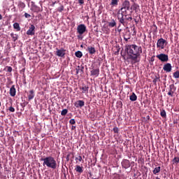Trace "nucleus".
Returning a JSON list of instances; mask_svg holds the SVG:
<instances>
[{"label": "nucleus", "instance_id": "f257e3e1", "mask_svg": "<svg viewBox=\"0 0 179 179\" xmlns=\"http://www.w3.org/2000/svg\"><path fill=\"white\" fill-rule=\"evenodd\" d=\"M125 51L129 55V59H131L134 64L139 62L138 57L142 54V47L136 45H126Z\"/></svg>", "mask_w": 179, "mask_h": 179}, {"label": "nucleus", "instance_id": "f03ea898", "mask_svg": "<svg viewBox=\"0 0 179 179\" xmlns=\"http://www.w3.org/2000/svg\"><path fill=\"white\" fill-rule=\"evenodd\" d=\"M41 162H43V166L44 167H48V169H52V170H55L57 167V161L55 158L51 156L46 157L45 158L41 159Z\"/></svg>", "mask_w": 179, "mask_h": 179}, {"label": "nucleus", "instance_id": "7ed1b4c3", "mask_svg": "<svg viewBox=\"0 0 179 179\" xmlns=\"http://www.w3.org/2000/svg\"><path fill=\"white\" fill-rule=\"evenodd\" d=\"M87 31V28H86V25H85V24H80L77 27V33L79 34V35H78V38L79 40H82L83 38V37L82 36L83 34H85V33H86V31Z\"/></svg>", "mask_w": 179, "mask_h": 179}, {"label": "nucleus", "instance_id": "20e7f679", "mask_svg": "<svg viewBox=\"0 0 179 179\" xmlns=\"http://www.w3.org/2000/svg\"><path fill=\"white\" fill-rule=\"evenodd\" d=\"M127 9H124L117 12V20H119L120 23L123 26H125V19H124V15H127Z\"/></svg>", "mask_w": 179, "mask_h": 179}, {"label": "nucleus", "instance_id": "39448f33", "mask_svg": "<svg viewBox=\"0 0 179 179\" xmlns=\"http://www.w3.org/2000/svg\"><path fill=\"white\" fill-rule=\"evenodd\" d=\"M167 41L163 38H159L157 42V48H161V50H164V47L166 45Z\"/></svg>", "mask_w": 179, "mask_h": 179}, {"label": "nucleus", "instance_id": "423d86ee", "mask_svg": "<svg viewBox=\"0 0 179 179\" xmlns=\"http://www.w3.org/2000/svg\"><path fill=\"white\" fill-rule=\"evenodd\" d=\"M157 58H158L161 62H167L169 61V55L164 53L157 55Z\"/></svg>", "mask_w": 179, "mask_h": 179}, {"label": "nucleus", "instance_id": "0eeeda50", "mask_svg": "<svg viewBox=\"0 0 179 179\" xmlns=\"http://www.w3.org/2000/svg\"><path fill=\"white\" fill-rule=\"evenodd\" d=\"M36 27L34 24H31L29 28V30L27 31V36H34L36 34Z\"/></svg>", "mask_w": 179, "mask_h": 179}, {"label": "nucleus", "instance_id": "6e6552de", "mask_svg": "<svg viewBox=\"0 0 179 179\" xmlns=\"http://www.w3.org/2000/svg\"><path fill=\"white\" fill-rule=\"evenodd\" d=\"M56 55L57 57H60L61 58H64V57H65V52L66 51L65 49L64 48H61V49H56Z\"/></svg>", "mask_w": 179, "mask_h": 179}, {"label": "nucleus", "instance_id": "1a4fd4ad", "mask_svg": "<svg viewBox=\"0 0 179 179\" xmlns=\"http://www.w3.org/2000/svg\"><path fill=\"white\" fill-rule=\"evenodd\" d=\"M129 6H130L129 1L125 0L122 3V8H120V10L123 11V10H125V9H127V10H129Z\"/></svg>", "mask_w": 179, "mask_h": 179}, {"label": "nucleus", "instance_id": "9d476101", "mask_svg": "<svg viewBox=\"0 0 179 179\" xmlns=\"http://www.w3.org/2000/svg\"><path fill=\"white\" fill-rule=\"evenodd\" d=\"M122 167L123 169H129L131 167V162L128 159H123L122 162Z\"/></svg>", "mask_w": 179, "mask_h": 179}, {"label": "nucleus", "instance_id": "9b49d317", "mask_svg": "<svg viewBox=\"0 0 179 179\" xmlns=\"http://www.w3.org/2000/svg\"><path fill=\"white\" fill-rule=\"evenodd\" d=\"M172 69H173V66H171V64L170 63H166L163 66V70L167 73L171 72Z\"/></svg>", "mask_w": 179, "mask_h": 179}, {"label": "nucleus", "instance_id": "f8f14e48", "mask_svg": "<svg viewBox=\"0 0 179 179\" xmlns=\"http://www.w3.org/2000/svg\"><path fill=\"white\" fill-rule=\"evenodd\" d=\"M90 72L91 76H94L95 78H97V76L100 75V69H93Z\"/></svg>", "mask_w": 179, "mask_h": 179}, {"label": "nucleus", "instance_id": "ddd939ff", "mask_svg": "<svg viewBox=\"0 0 179 179\" xmlns=\"http://www.w3.org/2000/svg\"><path fill=\"white\" fill-rule=\"evenodd\" d=\"M176 92V87L174 85H169V91L168 92V96H171L173 97V94H174V92Z\"/></svg>", "mask_w": 179, "mask_h": 179}, {"label": "nucleus", "instance_id": "4468645a", "mask_svg": "<svg viewBox=\"0 0 179 179\" xmlns=\"http://www.w3.org/2000/svg\"><path fill=\"white\" fill-rule=\"evenodd\" d=\"M80 90H83L82 93L83 94H87L89 93V86L83 85V87H80Z\"/></svg>", "mask_w": 179, "mask_h": 179}, {"label": "nucleus", "instance_id": "2eb2a0df", "mask_svg": "<svg viewBox=\"0 0 179 179\" xmlns=\"http://www.w3.org/2000/svg\"><path fill=\"white\" fill-rule=\"evenodd\" d=\"M74 106L76 107V108H79V107L82 108L85 106V101L78 100L76 103H74Z\"/></svg>", "mask_w": 179, "mask_h": 179}, {"label": "nucleus", "instance_id": "dca6fc26", "mask_svg": "<svg viewBox=\"0 0 179 179\" xmlns=\"http://www.w3.org/2000/svg\"><path fill=\"white\" fill-rule=\"evenodd\" d=\"M34 90H31L28 93V100L30 101L31 100H33L34 99Z\"/></svg>", "mask_w": 179, "mask_h": 179}, {"label": "nucleus", "instance_id": "f3484780", "mask_svg": "<svg viewBox=\"0 0 179 179\" xmlns=\"http://www.w3.org/2000/svg\"><path fill=\"white\" fill-rule=\"evenodd\" d=\"M10 95L11 97H15V96H16V88H15V85H12L10 89Z\"/></svg>", "mask_w": 179, "mask_h": 179}, {"label": "nucleus", "instance_id": "a211bd4d", "mask_svg": "<svg viewBox=\"0 0 179 179\" xmlns=\"http://www.w3.org/2000/svg\"><path fill=\"white\" fill-rule=\"evenodd\" d=\"M87 51L89 52L90 55H93V54H96V48H94V47L89 46L87 49Z\"/></svg>", "mask_w": 179, "mask_h": 179}, {"label": "nucleus", "instance_id": "6ab92c4d", "mask_svg": "<svg viewBox=\"0 0 179 179\" xmlns=\"http://www.w3.org/2000/svg\"><path fill=\"white\" fill-rule=\"evenodd\" d=\"M75 170H76V173H79V174H82V173H83V166L76 165Z\"/></svg>", "mask_w": 179, "mask_h": 179}, {"label": "nucleus", "instance_id": "aec40b11", "mask_svg": "<svg viewBox=\"0 0 179 179\" xmlns=\"http://www.w3.org/2000/svg\"><path fill=\"white\" fill-rule=\"evenodd\" d=\"M17 6L20 9H21L20 11L22 12V10H23L26 8V4L24 2L19 1Z\"/></svg>", "mask_w": 179, "mask_h": 179}, {"label": "nucleus", "instance_id": "412c9836", "mask_svg": "<svg viewBox=\"0 0 179 179\" xmlns=\"http://www.w3.org/2000/svg\"><path fill=\"white\" fill-rule=\"evenodd\" d=\"M83 69H85L84 66H78L76 69L77 75L78 73H83Z\"/></svg>", "mask_w": 179, "mask_h": 179}, {"label": "nucleus", "instance_id": "4be33fe9", "mask_svg": "<svg viewBox=\"0 0 179 179\" xmlns=\"http://www.w3.org/2000/svg\"><path fill=\"white\" fill-rule=\"evenodd\" d=\"M129 99L131 101H136V100L138 99V96H136L135 92H133L131 95H130Z\"/></svg>", "mask_w": 179, "mask_h": 179}, {"label": "nucleus", "instance_id": "5701e85b", "mask_svg": "<svg viewBox=\"0 0 179 179\" xmlns=\"http://www.w3.org/2000/svg\"><path fill=\"white\" fill-rule=\"evenodd\" d=\"M161 170H162V167L157 166L154 169V170L152 171V173H153V174H155L156 176V175L159 174V173H160Z\"/></svg>", "mask_w": 179, "mask_h": 179}, {"label": "nucleus", "instance_id": "b1692460", "mask_svg": "<svg viewBox=\"0 0 179 179\" xmlns=\"http://www.w3.org/2000/svg\"><path fill=\"white\" fill-rule=\"evenodd\" d=\"M13 29H15V30H16V31H20L21 29H20V25L19 24V23L15 22L13 24Z\"/></svg>", "mask_w": 179, "mask_h": 179}, {"label": "nucleus", "instance_id": "393cba45", "mask_svg": "<svg viewBox=\"0 0 179 179\" xmlns=\"http://www.w3.org/2000/svg\"><path fill=\"white\" fill-rule=\"evenodd\" d=\"M117 26V22H115V20L113 19L111 22H108V27H115Z\"/></svg>", "mask_w": 179, "mask_h": 179}, {"label": "nucleus", "instance_id": "a878e982", "mask_svg": "<svg viewBox=\"0 0 179 179\" xmlns=\"http://www.w3.org/2000/svg\"><path fill=\"white\" fill-rule=\"evenodd\" d=\"M160 115L162 117V118H166L167 113L164 109H160Z\"/></svg>", "mask_w": 179, "mask_h": 179}, {"label": "nucleus", "instance_id": "bb28decb", "mask_svg": "<svg viewBox=\"0 0 179 179\" xmlns=\"http://www.w3.org/2000/svg\"><path fill=\"white\" fill-rule=\"evenodd\" d=\"M118 2H120V0H111L110 6H118Z\"/></svg>", "mask_w": 179, "mask_h": 179}, {"label": "nucleus", "instance_id": "cd10ccee", "mask_svg": "<svg viewBox=\"0 0 179 179\" xmlns=\"http://www.w3.org/2000/svg\"><path fill=\"white\" fill-rule=\"evenodd\" d=\"M124 22H125V20H129V22H131V20H132V17L129 15L124 14Z\"/></svg>", "mask_w": 179, "mask_h": 179}, {"label": "nucleus", "instance_id": "c85d7f7f", "mask_svg": "<svg viewBox=\"0 0 179 179\" xmlns=\"http://www.w3.org/2000/svg\"><path fill=\"white\" fill-rule=\"evenodd\" d=\"M75 55L77 57V58H82L83 57V53L78 50L75 52Z\"/></svg>", "mask_w": 179, "mask_h": 179}, {"label": "nucleus", "instance_id": "c756f323", "mask_svg": "<svg viewBox=\"0 0 179 179\" xmlns=\"http://www.w3.org/2000/svg\"><path fill=\"white\" fill-rule=\"evenodd\" d=\"M76 163H83L84 160L83 158H82V156L79 155L78 157H76Z\"/></svg>", "mask_w": 179, "mask_h": 179}, {"label": "nucleus", "instance_id": "7c9ffc66", "mask_svg": "<svg viewBox=\"0 0 179 179\" xmlns=\"http://www.w3.org/2000/svg\"><path fill=\"white\" fill-rule=\"evenodd\" d=\"M10 37H12L13 41H14V43H15V41H16L17 40V38H18L17 34H15L13 33L10 34Z\"/></svg>", "mask_w": 179, "mask_h": 179}, {"label": "nucleus", "instance_id": "2f4dec72", "mask_svg": "<svg viewBox=\"0 0 179 179\" xmlns=\"http://www.w3.org/2000/svg\"><path fill=\"white\" fill-rule=\"evenodd\" d=\"M33 10H34V12L38 13L41 10V9L40 8V7H38L37 6H33Z\"/></svg>", "mask_w": 179, "mask_h": 179}, {"label": "nucleus", "instance_id": "473e14b6", "mask_svg": "<svg viewBox=\"0 0 179 179\" xmlns=\"http://www.w3.org/2000/svg\"><path fill=\"white\" fill-rule=\"evenodd\" d=\"M173 164H177L178 163H179V157H175L173 160Z\"/></svg>", "mask_w": 179, "mask_h": 179}, {"label": "nucleus", "instance_id": "72a5a7b5", "mask_svg": "<svg viewBox=\"0 0 179 179\" xmlns=\"http://www.w3.org/2000/svg\"><path fill=\"white\" fill-rule=\"evenodd\" d=\"M133 10H136V9H138V8H139V5L136 4V3H134L132 6H131Z\"/></svg>", "mask_w": 179, "mask_h": 179}, {"label": "nucleus", "instance_id": "f704fd0d", "mask_svg": "<svg viewBox=\"0 0 179 179\" xmlns=\"http://www.w3.org/2000/svg\"><path fill=\"white\" fill-rule=\"evenodd\" d=\"M173 77L176 79H178L179 78V71H176L175 73H173Z\"/></svg>", "mask_w": 179, "mask_h": 179}, {"label": "nucleus", "instance_id": "c9c22d12", "mask_svg": "<svg viewBox=\"0 0 179 179\" xmlns=\"http://www.w3.org/2000/svg\"><path fill=\"white\" fill-rule=\"evenodd\" d=\"M68 114V109H63L61 112V115H65Z\"/></svg>", "mask_w": 179, "mask_h": 179}, {"label": "nucleus", "instance_id": "e433bc0d", "mask_svg": "<svg viewBox=\"0 0 179 179\" xmlns=\"http://www.w3.org/2000/svg\"><path fill=\"white\" fill-rule=\"evenodd\" d=\"M69 124H71V125H75V124H76V121L75 119H71L69 120Z\"/></svg>", "mask_w": 179, "mask_h": 179}, {"label": "nucleus", "instance_id": "4c0bfd02", "mask_svg": "<svg viewBox=\"0 0 179 179\" xmlns=\"http://www.w3.org/2000/svg\"><path fill=\"white\" fill-rule=\"evenodd\" d=\"M5 69H7V72H12V67L11 66H6Z\"/></svg>", "mask_w": 179, "mask_h": 179}, {"label": "nucleus", "instance_id": "58836bf2", "mask_svg": "<svg viewBox=\"0 0 179 179\" xmlns=\"http://www.w3.org/2000/svg\"><path fill=\"white\" fill-rule=\"evenodd\" d=\"M113 131L115 134H118V132H120V129H118V127H114Z\"/></svg>", "mask_w": 179, "mask_h": 179}, {"label": "nucleus", "instance_id": "ea45409f", "mask_svg": "<svg viewBox=\"0 0 179 179\" xmlns=\"http://www.w3.org/2000/svg\"><path fill=\"white\" fill-rule=\"evenodd\" d=\"M24 17H26V19H29V18L31 17V15L27 13H25Z\"/></svg>", "mask_w": 179, "mask_h": 179}, {"label": "nucleus", "instance_id": "a19ab883", "mask_svg": "<svg viewBox=\"0 0 179 179\" xmlns=\"http://www.w3.org/2000/svg\"><path fill=\"white\" fill-rule=\"evenodd\" d=\"M8 110L10 113H15V108H13V106H10Z\"/></svg>", "mask_w": 179, "mask_h": 179}, {"label": "nucleus", "instance_id": "79ce46f5", "mask_svg": "<svg viewBox=\"0 0 179 179\" xmlns=\"http://www.w3.org/2000/svg\"><path fill=\"white\" fill-rule=\"evenodd\" d=\"M64 10V6H61L58 8V12H62Z\"/></svg>", "mask_w": 179, "mask_h": 179}, {"label": "nucleus", "instance_id": "37998d69", "mask_svg": "<svg viewBox=\"0 0 179 179\" xmlns=\"http://www.w3.org/2000/svg\"><path fill=\"white\" fill-rule=\"evenodd\" d=\"M78 3L80 5H83V3H85V0H78Z\"/></svg>", "mask_w": 179, "mask_h": 179}, {"label": "nucleus", "instance_id": "c03bdc74", "mask_svg": "<svg viewBox=\"0 0 179 179\" xmlns=\"http://www.w3.org/2000/svg\"><path fill=\"white\" fill-rule=\"evenodd\" d=\"M157 80H160L159 78H156L155 79L153 80V83H156L157 82Z\"/></svg>", "mask_w": 179, "mask_h": 179}, {"label": "nucleus", "instance_id": "a18cd8bd", "mask_svg": "<svg viewBox=\"0 0 179 179\" xmlns=\"http://www.w3.org/2000/svg\"><path fill=\"white\" fill-rule=\"evenodd\" d=\"M27 104H29V103H21V107H26V106H27Z\"/></svg>", "mask_w": 179, "mask_h": 179}, {"label": "nucleus", "instance_id": "49530a36", "mask_svg": "<svg viewBox=\"0 0 179 179\" xmlns=\"http://www.w3.org/2000/svg\"><path fill=\"white\" fill-rule=\"evenodd\" d=\"M75 129H76V126H71V130L75 131Z\"/></svg>", "mask_w": 179, "mask_h": 179}, {"label": "nucleus", "instance_id": "de8ad7c7", "mask_svg": "<svg viewBox=\"0 0 179 179\" xmlns=\"http://www.w3.org/2000/svg\"><path fill=\"white\" fill-rule=\"evenodd\" d=\"M153 27H155V32L157 31V26H156V24H153Z\"/></svg>", "mask_w": 179, "mask_h": 179}, {"label": "nucleus", "instance_id": "09e8293b", "mask_svg": "<svg viewBox=\"0 0 179 179\" xmlns=\"http://www.w3.org/2000/svg\"><path fill=\"white\" fill-rule=\"evenodd\" d=\"M12 10H13V12H16V7L13 6V8H12Z\"/></svg>", "mask_w": 179, "mask_h": 179}, {"label": "nucleus", "instance_id": "8fccbe9b", "mask_svg": "<svg viewBox=\"0 0 179 179\" xmlns=\"http://www.w3.org/2000/svg\"><path fill=\"white\" fill-rule=\"evenodd\" d=\"M0 20H2V15L0 14Z\"/></svg>", "mask_w": 179, "mask_h": 179}, {"label": "nucleus", "instance_id": "3c124183", "mask_svg": "<svg viewBox=\"0 0 179 179\" xmlns=\"http://www.w3.org/2000/svg\"><path fill=\"white\" fill-rule=\"evenodd\" d=\"M125 41H128V39L127 38H124Z\"/></svg>", "mask_w": 179, "mask_h": 179}, {"label": "nucleus", "instance_id": "603ef678", "mask_svg": "<svg viewBox=\"0 0 179 179\" xmlns=\"http://www.w3.org/2000/svg\"><path fill=\"white\" fill-rule=\"evenodd\" d=\"M80 47H81V48H83V45H81Z\"/></svg>", "mask_w": 179, "mask_h": 179}, {"label": "nucleus", "instance_id": "864d4df0", "mask_svg": "<svg viewBox=\"0 0 179 179\" xmlns=\"http://www.w3.org/2000/svg\"><path fill=\"white\" fill-rule=\"evenodd\" d=\"M131 2H135V1L134 0H131Z\"/></svg>", "mask_w": 179, "mask_h": 179}, {"label": "nucleus", "instance_id": "5fc2aeb1", "mask_svg": "<svg viewBox=\"0 0 179 179\" xmlns=\"http://www.w3.org/2000/svg\"><path fill=\"white\" fill-rule=\"evenodd\" d=\"M87 1H90V0H87Z\"/></svg>", "mask_w": 179, "mask_h": 179}]
</instances>
